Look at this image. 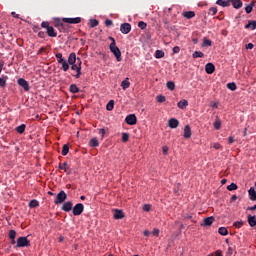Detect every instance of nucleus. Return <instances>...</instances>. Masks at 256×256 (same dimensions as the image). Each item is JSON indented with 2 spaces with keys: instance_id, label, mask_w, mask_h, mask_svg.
I'll list each match as a JSON object with an SVG mask.
<instances>
[{
  "instance_id": "nucleus-11",
  "label": "nucleus",
  "mask_w": 256,
  "mask_h": 256,
  "mask_svg": "<svg viewBox=\"0 0 256 256\" xmlns=\"http://www.w3.org/2000/svg\"><path fill=\"white\" fill-rule=\"evenodd\" d=\"M61 209L66 213H69V211H73V202L71 201L64 202Z\"/></svg>"
},
{
  "instance_id": "nucleus-47",
  "label": "nucleus",
  "mask_w": 256,
  "mask_h": 256,
  "mask_svg": "<svg viewBox=\"0 0 256 256\" xmlns=\"http://www.w3.org/2000/svg\"><path fill=\"white\" fill-rule=\"evenodd\" d=\"M0 87H7V76L5 78H0Z\"/></svg>"
},
{
  "instance_id": "nucleus-39",
  "label": "nucleus",
  "mask_w": 256,
  "mask_h": 256,
  "mask_svg": "<svg viewBox=\"0 0 256 256\" xmlns=\"http://www.w3.org/2000/svg\"><path fill=\"white\" fill-rule=\"evenodd\" d=\"M227 89H230V91H235L237 89V84H235V82H230L227 84Z\"/></svg>"
},
{
  "instance_id": "nucleus-9",
  "label": "nucleus",
  "mask_w": 256,
  "mask_h": 256,
  "mask_svg": "<svg viewBox=\"0 0 256 256\" xmlns=\"http://www.w3.org/2000/svg\"><path fill=\"white\" fill-rule=\"evenodd\" d=\"M120 31L121 33H123V35H128V33H131V24L129 23L121 24Z\"/></svg>"
},
{
  "instance_id": "nucleus-20",
  "label": "nucleus",
  "mask_w": 256,
  "mask_h": 256,
  "mask_svg": "<svg viewBox=\"0 0 256 256\" xmlns=\"http://www.w3.org/2000/svg\"><path fill=\"white\" fill-rule=\"evenodd\" d=\"M121 87L125 91L126 89H129L131 87V82H129V78H126L121 82Z\"/></svg>"
},
{
  "instance_id": "nucleus-49",
  "label": "nucleus",
  "mask_w": 256,
  "mask_h": 256,
  "mask_svg": "<svg viewBox=\"0 0 256 256\" xmlns=\"http://www.w3.org/2000/svg\"><path fill=\"white\" fill-rule=\"evenodd\" d=\"M157 101H158V103H165V101H167V99L163 95H158Z\"/></svg>"
},
{
  "instance_id": "nucleus-4",
  "label": "nucleus",
  "mask_w": 256,
  "mask_h": 256,
  "mask_svg": "<svg viewBox=\"0 0 256 256\" xmlns=\"http://www.w3.org/2000/svg\"><path fill=\"white\" fill-rule=\"evenodd\" d=\"M16 247H31V241L25 236H21L17 239Z\"/></svg>"
},
{
  "instance_id": "nucleus-17",
  "label": "nucleus",
  "mask_w": 256,
  "mask_h": 256,
  "mask_svg": "<svg viewBox=\"0 0 256 256\" xmlns=\"http://www.w3.org/2000/svg\"><path fill=\"white\" fill-rule=\"evenodd\" d=\"M125 214L123 213V210L115 209L114 210V219H124Z\"/></svg>"
},
{
  "instance_id": "nucleus-53",
  "label": "nucleus",
  "mask_w": 256,
  "mask_h": 256,
  "mask_svg": "<svg viewBox=\"0 0 256 256\" xmlns=\"http://www.w3.org/2000/svg\"><path fill=\"white\" fill-rule=\"evenodd\" d=\"M41 53H47V48L46 47H41L38 52L37 55H41Z\"/></svg>"
},
{
  "instance_id": "nucleus-5",
  "label": "nucleus",
  "mask_w": 256,
  "mask_h": 256,
  "mask_svg": "<svg viewBox=\"0 0 256 256\" xmlns=\"http://www.w3.org/2000/svg\"><path fill=\"white\" fill-rule=\"evenodd\" d=\"M83 211H85V206L83 203H78L72 208V213L75 217H79Z\"/></svg>"
},
{
  "instance_id": "nucleus-29",
  "label": "nucleus",
  "mask_w": 256,
  "mask_h": 256,
  "mask_svg": "<svg viewBox=\"0 0 256 256\" xmlns=\"http://www.w3.org/2000/svg\"><path fill=\"white\" fill-rule=\"evenodd\" d=\"M107 111H113L115 109V100H110L106 105Z\"/></svg>"
},
{
  "instance_id": "nucleus-7",
  "label": "nucleus",
  "mask_w": 256,
  "mask_h": 256,
  "mask_svg": "<svg viewBox=\"0 0 256 256\" xmlns=\"http://www.w3.org/2000/svg\"><path fill=\"white\" fill-rule=\"evenodd\" d=\"M125 121L127 125H137V116L135 114H129L126 118Z\"/></svg>"
},
{
  "instance_id": "nucleus-59",
  "label": "nucleus",
  "mask_w": 256,
  "mask_h": 256,
  "mask_svg": "<svg viewBox=\"0 0 256 256\" xmlns=\"http://www.w3.org/2000/svg\"><path fill=\"white\" fill-rule=\"evenodd\" d=\"M38 37H40V39H45V32L40 31V32L38 33Z\"/></svg>"
},
{
  "instance_id": "nucleus-10",
  "label": "nucleus",
  "mask_w": 256,
  "mask_h": 256,
  "mask_svg": "<svg viewBox=\"0 0 256 256\" xmlns=\"http://www.w3.org/2000/svg\"><path fill=\"white\" fill-rule=\"evenodd\" d=\"M18 85L24 89V91H29V82L23 78H19L17 81Z\"/></svg>"
},
{
  "instance_id": "nucleus-43",
  "label": "nucleus",
  "mask_w": 256,
  "mask_h": 256,
  "mask_svg": "<svg viewBox=\"0 0 256 256\" xmlns=\"http://www.w3.org/2000/svg\"><path fill=\"white\" fill-rule=\"evenodd\" d=\"M233 226L236 227V229H241L243 227V220L234 222Z\"/></svg>"
},
{
  "instance_id": "nucleus-31",
  "label": "nucleus",
  "mask_w": 256,
  "mask_h": 256,
  "mask_svg": "<svg viewBox=\"0 0 256 256\" xmlns=\"http://www.w3.org/2000/svg\"><path fill=\"white\" fill-rule=\"evenodd\" d=\"M90 147H99V140L97 138H92L89 141Z\"/></svg>"
},
{
  "instance_id": "nucleus-42",
  "label": "nucleus",
  "mask_w": 256,
  "mask_h": 256,
  "mask_svg": "<svg viewBox=\"0 0 256 256\" xmlns=\"http://www.w3.org/2000/svg\"><path fill=\"white\" fill-rule=\"evenodd\" d=\"M213 125H214V128L217 131H219V129H221V120H219V118H217Z\"/></svg>"
},
{
  "instance_id": "nucleus-50",
  "label": "nucleus",
  "mask_w": 256,
  "mask_h": 256,
  "mask_svg": "<svg viewBox=\"0 0 256 256\" xmlns=\"http://www.w3.org/2000/svg\"><path fill=\"white\" fill-rule=\"evenodd\" d=\"M138 27L142 30L147 29V23H145L144 21H140L138 22Z\"/></svg>"
},
{
  "instance_id": "nucleus-19",
  "label": "nucleus",
  "mask_w": 256,
  "mask_h": 256,
  "mask_svg": "<svg viewBox=\"0 0 256 256\" xmlns=\"http://www.w3.org/2000/svg\"><path fill=\"white\" fill-rule=\"evenodd\" d=\"M245 29H252V31H255L256 21L255 20H249L248 24L245 25Z\"/></svg>"
},
{
  "instance_id": "nucleus-6",
  "label": "nucleus",
  "mask_w": 256,
  "mask_h": 256,
  "mask_svg": "<svg viewBox=\"0 0 256 256\" xmlns=\"http://www.w3.org/2000/svg\"><path fill=\"white\" fill-rule=\"evenodd\" d=\"M62 21H63V23H69L71 25H77V24L81 23V17L63 18Z\"/></svg>"
},
{
  "instance_id": "nucleus-38",
  "label": "nucleus",
  "mask_w": 256,
  "mask_h": 256,
  "mask_svg": "<svg viewBox=\"0 0 256 256\" xmlns=\"http://www.w3.org/2000/svg\"><path fill=\"white\" fill-rule=\"evenodd\" d=\"M166 86H167V89H169V91H175V82L169 81L167 82Z\"/></svg>"
},
{
  "instance_id": "nucleus-32",
  "label": "nucleus",
  "mask_w": 256,
  "mask_h": 256,
  "mask_svg": "<svg viewBox=\"0 0 256 256\" xmlns=\"http://www.w3.org/2000/svg\"><path fill=\"white\" fill-rule=\"evenodd\" d=\"M155 57L156 59H163V57H165V52L163 50H156Z\"/></svg>"
},
{
  "instance_id": "nucleus-48",
  "label": "nucleus",
  "mask_w": 256,
  "mask_h": 256,
  "mask_svg": "<svg viewBox=\"0 0 256 256\" xmlns=\"http://www.w3.org/2000/svg\"><path fill=\"white\" fill-rule=\"evenodd\" d=\"M8 235L9 239H15V237H17V232L15 230H10Z\"/></svg>"
},
{
  "instance_id": "nucleus-30",
  "label": "nucleus",
  "mask_w": 256,
  "mask_h": 256,
  "mask_svg": "<svg viewBox=\"0 0 256 256\" xmlns=\"http://www.w3.org/2000/svg\"><path fill=\"white\" fill-rule=\"evenodd\" d=\"M70 93H79V87H77V84H71L69 87Z\"/></svg>"
},
{
  "instance_id": "nucleus-63",
  "label": "nucleus",
  "mask_w": 256,
  "mask_h": 256,
  "mask_svg": "<svg viewBox=\"0 0 256 256\" xmlns=\"http://www.w3.org/2000/svg\"><path fill=\"white\" fill-rule=\"evenodd\" d=\"M253 47H255V45H253V43H248L246 45V49H253Z\"/></svg>"
},
{
  "instance_id": "nucleus-62",
  "label": "nucleus",
  "mask_w": 256,
  "mask_h": 256,
  "mask_svg": "<svg viewBox=\"0 0 256 256\" xmlns=\"http://www.w3.org/2000/svg\"><path fill=\"white\" fill-rule=\"evenodd\" d=\"M213 148H214V149H221V144H219V143H214V144H213Z\"/></svg>"
},
{
  "instance_id": "nucleus-61",
  "label": "nucleus",
  "mask_w": 256,
  "mask_h": 256,
  "mask_svg": "<svg viewBox=\"0 0 256 256\" xmlns=\"http://www.w3.org/2000/svg\"><path fill=\"white\" fill-rule=\"evenodd\" d=\"M100 135H102V139L105 137V130L103 128L99 129Z\"/></svg>"
},
{
  "instance_id": "nucleus-58",
  "label": "nucleus",
  "mask_w": 256,
  "mask_h": 256,
  "mask_svg": "<svg viewBox=\"0 0 256 256\" xmlns=\"http://www.w3.org/2000/svg\"><path fill=\"white\" fill-rule=\"evenodd\" d=\"M162 151H163V155H167V153H169V147L163 146Z\"/></svg>"
},
{
  "instance_id": "nucleus-27",
  "label": "nucleus",
  "mask_w": 256,
  "mask_h": 256,
  "mask_svg": "<svg viewBox=\"0 0 256 256\" xmlns=\"http://www.w3.org/2000/svg\"><path fill=\"white\" fill-rule=\"evenodd\" d=\"M25 129H27V126L25 124L16 127V131L20 135H23V133H25Z\"/></svg>"
},
{
  "instance_id": "nucleus-24",
  "label": "nucleus",
  "mask_w": 256,
  "mask_h": 256,
  "mask_svg": "<svg viewBox=\"0 0 256 256\" xmlns=\"http://www.w3.org/2000/svg\"><path fill=\"white\" fill-rule=\"evenodd\" d=\"M249 196H250V200L251 201H256V191L255 188L251 187L248 191Z\"/></svg>"
},
{
  "instance_id": "nucleus-14",
  "label": "nucleus",
  "mask_w": 256,
  "mask_h": 256,
  "mask_svg": "<svg viewBox=\"0 0 256 256\" xmlns=\"http://www.w3.org/2000/svg\"><path fill=\"white\" fill-rule=\"evenodd\" d=\"M168 127H170V129H177L179 127V120L171 118L168 121Z\"/></svg>"
},
{
  "instance_id": "nucleus-52",
  "label": "nucleus",
  "mask_w": 256,
  "mask_h": 256,
  "mask_svg": "<svg viewBox=\"0 0 256 256\" xmlns=\"http://www.w3.org/2000/svg\"><path fill=\"white\" fill-rule=\"evenodd\" d=\"M209 15H217V7H211L209 9Z\"/></svg>"
},
{
  "instance_id": "nucleus-26",
  "label": "nucleus",
  "mask_w": 256,
  "mask_h": 256,
  "mask_svg": "<svg viewBox=\"0 0 256 256\" xmlns=\"http://www.w3.org/2000/svg\"><path fill=\"white\" fill-rule=\"evenodd\" d=\"M183 17H185L186 19H193V17H195V12L194 11L183 12Z\"/></svg>"
},
{
  "instance_id": "nucleus-33",
  "label": "nucleus",
  "mask_w": 256,
  "mask_h": 256,
  "mask_svg": "<svg viewBox=\"0 0 256 256\" xmlns=\"http://www.w3.org/2000/svg\"><path fill=\"white\" fill-rule=\"evenodd\" d=\"M189 105V102L187 100H181L178 102L179 109H185Z\"/></svg>"
},
{
  "instance_id": "nucleus-64",
  "label": "nucleus",
  "mask_w": 256,
  "mask_h": 256,
  "mask_svg": "<svg viewBox=\"0 0 256 256\" xmlns=\"http://www.w3.org/2000/svg\"><path fill=\"white\" fill-rule=\"evenodd\" d=\"M215 256H223V252L221 250H217L215 252Z\"/></svg>"
},
{
  "instance_id": "nucleus-25",
  "label": "nucleus",
  "mask_w": 256,
  "mask_h": 256,
  "mask_svg": "<svg viewBox=\"0 0 256 256\" xmlns=\"http://www.w3.org/2000/svg\"><path fill=\"white\" fill-rule=\"evenodd\" d=\"M216 5H220V7H229L231 3L225 0H217Z\"/></svg>"
},
{
  "instance_id": "nucleus-2",
  "label": "nucleus",
  "mask_w": 256,
  "mask_h": 256,
  "mask_svg": "<svg viewBox=\"0 0 256 256\" xmlns=\"http://www.w3.org/2000/svg\"><path fill=\"white\" fill-rule=\"evenodd\" d=\"M57 62L59 63V65H62V71L67 72L69 71V63H67V61L65 60V58H63V54L62 53H57L55 55Z\"/></svg>"
},
{
  "instance_id": "nucleus-54",
  "label": "nucleus",
  "mask_w": 256,
  "mask_h": 256,
  "mask_svg": "<svg viewBox=\"0 0 256 256\" xmlns=\"http://www.w3.org/2000/svg\"><path fill=\"white\" fill-rule=\"evenodd\" d=\"M143 211H146V212L151 211V205H150V204H145V205L143 206Z\"/></svg>"
},
{
  "instance_id": "nucleus-36",
  "label": "nucleus",
  "mask_w": 256,
  "mask_h": 256,
  "mask_svg": "<svg viewBox=\"0 0 256 256\" xmlns=\"http://www.w3.org/2000/svg\"><path fill=\"white\" fill-rule=\"evenodd\" d=\"M253 7H255V2H252L251 4L246 5L245 11L246 13H251L253 11Z\"/></svg>"
},
{
  "instance_id": "nucleus-15",
  "label": "nucleus",
  "mask_w": 256,
  "mask_h": 256,
  "mask_svg": "<svg viewBox=\"0 0 256 256\" xmlns=\"http://www.w3.org/2000/svg\"><path fill=\"white\" fill-rule=\"evenodd\" d=\"M213 221H215V218L213 216L204 218L202 225L204 227H211V225H213Z\"/></svg>"
},
{
  "instance_id": "nucleus-51",
  "label": "nucleus",
  "mask_w": 256,
  "mask_h": 256,
  "mask_svg": "<svg viewBox=\"0 0 256 256\" xmlns=\"http://www.w3.org/2000/svg\"><path fill=\"white\" fill-rule=\"evenodd\" d=\"M41 27H42L43 29H46V31H47L51 26L49 25V22L43 21V22L41 23Z\"/></svg>"
},
{
  "instance_id": "nucleus-45",
  "label": "nucleus",
  "mask_w": 256,
  "mask_h": 256,
  "mask_svg": "<svg viewBox=\"0 0 256 256\" xmlns=\"http://www.w3.org/2000/svg\"><path fill=\"white\" fill-rule=\"evenodd\" d=\"M97 25H99V21L97 19L90 20V27L94 28L97 27Z\"/></svg>"
},
{
  "instance_id": "nucleus-37",
  "label": "nucleus",
  "mask_w": 256,
  "mask_h": 256,
  "mask_svg": "<svg viewBox=\"0 0 256 256\" xmlns=\"http://www.w3.org/2000/svg\"><path fill=\"white\" fill-rule=\"evenodd\" d=\"M218 233H219L220 235L225 236V235H228V234H229V231H228L227 228H225V227H220V228L218 229Z\"/></svg>"
},
{
  "instance_id": "nucleus-28",
  "label": "nucleus",
  "mask_w": 256,
  "mask_h": 256,
  "mask_svg": "<svg viewBox=\"0 0 256 256\" xmlns=\"http://www.w3.org/2000/svg\"><path fill=\"white\" fill-rule=\"evenodd\" d=\"M54 27L58 29L59 31H63L65 29V26L63 25V22L61 20L55 21Z\"/></svg>"
},
{
  "instance_id": "nucleus-46",
  "label": "nucleus",
  "mask_w": 256,
  "mask_h": 256,
  "mask_svg": "<svg viewBox=\"0 0 256 256\" xmlns=\"http://www.w3.org/2000/svg\"><path fill=\"white\" fill-rule=\"evenodd\" d=\"M122 141L123 143H127V141H129V134L127 132L122 133Z\"/></svg>"
},
{
  "instance_id": "nucleus-22",
  "label": "nucleus",
  "mask_w": 256,
  "mask_h": 256,
  "mask_svg": "<svg viewBox=\"0 0 256 256\" xmlns=\"http://www.w3.org/2000/svg\"><path fill=\"white\" fill-rule=\"evenodd\" d=\"M248 224L250 227L256 226V216L248 215Z\"/></svg>"
},
{
  "instance_id": "nucleus-12",
  "label": "nucleus",
  "mask_w": 256,
  "mask_h": 256,
  "mask_svg": "<svg viewBox=\"0 0 256 256\" xmlns=\"http://www.w3.org/2000/svg\"><path fill=\"white\" fill-rule=\"evenodd\" d=\"M71 65V70L76 71L77 73L73 75L75 79H79L81 77V67H79L77 64H70Z\"/></svg>"
},
{
  "instance_id": "nucleus-41",
  "label": "nucleus",
  "mask_w": 256,
  "mask_h": 256,
  "mask_svg": "<svg viewBox=\"0 0 256 256\" xmlns=\"http://www.w3.org/2000/svg\"><path fill=\"white\" fill-rule=\"evenodd\" d=\"M68 153H69V145L64 144L62 148V155L65 157V155H67Z\"/></svg>"
},
{
  "instance_id": "nucleus-16",
  "label": "nucleus",
  "mask_w": 256,
  "mask_h": 256,
  "mask_svg": "<svg viewBox=\"0 0 256 256\" xmlns=\"http://www.w3.org/2000/svg\"><path fill=\"white\" fill-rule=\"evenodd\" d=\"M67 63L68 65H73L77 63V54H75V52L70 53Z\"/></svg>"
},
{
  "instance_id": "nucleus-56",
  "label": "nucleus",
  "mask_w": 256,
  "mask_h": 256,
  "mask_svg": "<svg viewBox=\"0 0 256 256\" xmlns=\"http://www.w3.org/2000/svg\"><path fill=\"white\" fill-rule=\"evenodd\" d=\"M152 234L154 235V237H159V229L154 228Z\"/></svg>"
},
{
  "instance_id": "nucleus-60",
  "label": "nucleus",
  "mask_w": 256,
  "mask_h": 256,
  "mask_svg": "<svg viewBox=\"0 0 256 256\" xmlns=\"http://www.w3.org/2000/svg\"><path fill=\"white\" fill-rule=\"evenodd\" d=\"M179 51H181V48H179V46H175L173 48V53H179Z\"/></svg>"
},
{
  "instance_id": "nucleus-13",
  "label": "nucleus",
  "mask_w": 256,
  "mask_h": 256,
  "mask_svg": "<svg viewBox=\"0 0 256 256\" xmlns=\"http://www.w3.org/2000/svg\"><path fill=\"white\" fill-rule=\"evenodd\" d=\"M205 71L208 75H213L215 73V65L213 63H207L205 65Z\"/></svg>"
},
{
  "instance_id": "nucleus-55",
  "label": "nucleus",
  "mask_w": 256,
  "mask_h": 256,
  "mask_svg": "<svg viewBox=\"0 0 256 256\" xmlns=\"http://www.w3.org/2000/svg\"><path fill=\"white\" fill-rule=\"evenodd\" d=\"M82 63H83V62L81 61V58H79V57L77 58V57H76L75 65H77L78 67H81Z\"/></svg>"
},
{
  "instance_id": "nucleus-23",
  "label": "nucleus",
  "mask_w": 256,
  "mask_h": 256,
  "mask_svg": "<svg viewBox=\"0 0 256 256\" xmlns=\"http://www.w3.org/2000/svg\"><path fill=\"white\" fill-rule=\"evenodd\" d=\"M232 5L234 9H241L243 7V2L241 0H233Z\"/></svg>"
},
{
  "instance_id": "nucleus-8",
  "label": "nucleus",
  "mask_w": 256,
  "mask_h": 256,
  "mask_svg": "<svg viewBox=\"0 0 256 256\" xmlns=\"http://www.w3.org/2000/svg\"><path fill=\"white\" fill-rule=\"evenodd\" d=\"M58 168L61 171H64L66 173V175H71V173H72L71 168L69 167V164H67V162H63L62 164L60 163L58 165Z\"/></svg>"
},
{
  "instance_id": "nucleus-34",
  "label": "nucleus",
  "mask_w": 256,
  "mask_h": 256,
  "mask_svg": "<svg viewBox=\"0 0 256 256\" xmlns=\"http://www.w3.org/2000/svg\"><path fill=\"white\" fill-rule=\"evenodd\" d=\"M192 57H193V59L202 58V57H205V54H203V52H201V51H195L192 54Z\"/></svg>"
},
{
  "instance_id": "nucleus-21",
  "label": "nucleus",
  "mask_w": 256,
  "mask_h": 256,
  "mask_svg": "<svg viewBox=\"0 0 256 256\" xmlns=\"http://www.w3.org/2000/svg\"><path fill=\"white\" fill-rule=\"evenodd\" d=\"M46 31L48 37H57V32H55V28H53V26H50Z\"/></svg>"
},
{
  "instance_id": "nucleus-1",
  "label": "nucleus",
  "mask_w": 256,
  "mask_h": 256,
  "mask_svg": "<svg viewBox=\"0 0 256 256\" xmlns=\"http://www.w3.org/2000/svg\"><path fill=\"white\" fill-rule=\"evenodd\" d=\"M109 40L112 41L109 45L110 51L113 53L114 57H116V60L119 62L121 61V50L119 47H117V42L115 41V38L109 37Z\"/></svg>"
},
{
  "instance_id": "nucleus-44",
  "label": "nucleus",
  "mask_w": 256,
  "mask_h": 256,
  "mask_svg": "<svg viewBox=\"0 0 256 256\" xmlns=\"http://www.w3.org/2000/svg\"><path fill=\"white\" fill-rule=\"evenodd\" d=\"M228 191H237V184L231 183L227 186Z\"/></svg>"
},
{
  "instance_id": "nucleus-3",
  "label": "nucleus",
  "mask_w": 256,
  "mask_h": 256,
  "mask_svg": "<svg viewBox=\"0 0 256 256\" xmlns=\"http://www.w3.org/2000/svg\"><path fill=\"white\" fill-rule=\"evenodd\" d=\"M65 201H67V193H65V191L61 190L55 200H54V203L55 205H61L62 203H65Z\"/></svg>"
},
{
  "instance_id": "nucleus-57",
  "label": "nucleus",
  "mask_w": 256,
  "mask_h": 256,
  "mask_svg": "<svg viewBox=\"0 0 256 256\" xmlns=\"http://www.w3.org/2000/svg\"><path fill=\"white\" fill-rule=\"evenodd\" d=\"M105 25L106 27H111V25H113V20H109V19L105 20Z\"/></svg>"
},
{
  "instance_id": "nucleus-40",
  "label": "nucleus",
  "mask_w": 256,
  "mask_h": 256,
  "mask_svg": "<svg viewBox=\"0 0 256 256\" xmlns=\"http://www.w3.org/2000/svg\"><path fill=\"white\" fill-rule=\"evenodd\" d=\"M212 42L211 40L207 39V38H203V44L202 47H211Z\"/></svg>"
},
{
  "instance_id": "nucleus-35",
  "label": "nucleus",
  "mask_w": 256,
  "mask_h": 256,
  "mask_svg": "<svg viewBox=\"0 0 256 256\" xmlns=\"http://www.w3.org/2000/svg\"><path fill=\"white\" fill-rule=\"evenodd\" d=\"M29 207H30L31 209H35V207H39V201H37L36 199L31 200V201L29 202Z\"/></svg>"
},
{
  "instance_id": "nucleus-18",
  "label": "nucleus",
  "mask_w": 256,
  "mask_h": 256,
  "mask_svg": "<svg viewBox=\"0 0 256 256\" xmlns=\"http://www.w3.org/2000/svg\"><path fill=\"white\" fill-rule=\"evenodd\" d=\"M184 139H191V127L189 125L184 127Z\"/></svg>"
}]
</instances>
